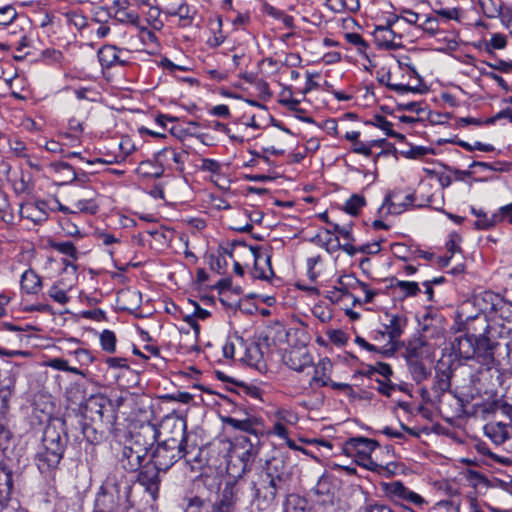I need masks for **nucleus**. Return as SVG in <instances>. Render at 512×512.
<instances>
[{
	"label": "nucleus",
	"instance_id": "obj_4",
	"mask_svg": "<svg viewBox=\"0 0 512 512\" xmlns=\"http://www.w3.org/2000/svg\"><path fill=\"white\" fill-rule=\"evenodd\" d=\"M219 397L228 404L233 405L231 414L234 416H222L221 420L226 426L245 433V435H239L238 437H244L247 440L259 439L262 441V439L269 434L264 419L254 415L252 409L248 408L246 403H242L236 398L225 397V395H219Z\"/></svg>",
	"mask_w": 512,
	"mask_h": 512
},
{
	"label": "nucleus",
	"instance_id": "obj_32",
	"mask_svg": "<svg viewBox=\"0 0 512 512\" xmlns=\"http://www.w3.org/2000/svg\"><path fill=\"white\" fill-rule=\"evenodd\" d=\"M21 289L31 295H36L42 289V278L33 270L27 269L21 276Z\"/></svg>",
	"mask_w": 512,
	"mask_h": 512
},
{
	"label": "nucleus",
	"instance_id": "obj_25",
	"mask_svg": "<svg viewBox=\"0 0 512 512\" xmlns=\"http://www.w3.org/2000/svg\"><path fill=\"white\" fill-rule=\"evenodd\" d=\"M333 369V364L331 360L328 357L322 358L316 365L314 369V375L312 379L310 380V386L313 387L314 385L321 388L326 387L330 382L331 379V373Z\"/></svg>",
	"mask_w": 512,
	"mask_h": 512
},
{
	"label": "nucleus",
	"instance_id": "obj_19",
	"mask_svg": "<svg viewBox=\"0 0 512 512\" xmlns=\"http://www.w3.org/2000/svg\"><path fill=\"white\" fill-rule=\"evenodd\" d=\"M282 359L285 365L296 372H302L305 368L313 365L312 355L305 346L292 347L283 355Z\"/></svg>",
	"mask_w": 512,
	"mask_h": 512
},
{
	"label": "nucleus",
	"instance_id": "obj_33",
	"mask_svg": "<svg viewBox=\"0 0 512 512\" xmlns=\"http://www.w3.org/2000/svg\"><path fill=\"white\" fill-rule=\"evenodd\" d=\"M511 424L512 423L510 422H497L486 424L484 427V431L486 436H488L495 444L499 445L504 443L510 437L508 427Z\"/></svg>",
	"mask_w": 512,
	"mask_h": 512
},
{
	"label": "nucleus",
	"instance_id": "obj_18",
	"mask_svg": "<svg viewBox=\"0 0 512 512\" xmlns=\"http://www.w3.org/2000/svg\"><path fill=\"white\" fill-rule=\"evenodd\" d=\"M115 426L116 424L109 422V418L105 420V423H93L84 420L82 424V434L87 442L96 445L104 440L106 433H114L117 430Z\"/></svg>",
	"mask_w": 512,
	"mask_h": 512
},
{
	"label": "nucleus",
	"instance_id": "obj_63",
	"mask_svg": "<svg viewBox=\"0 0 512 512\" xmlns=\"http://www.w3.org/2000/svg\"><path fill=\"white\" fill-rule=\"evenodd\" d=\"M59 222L62 229L65 231L66 235L73 237H81L80 230L74 223L71 222L69 218H62Z\"/></svg>",
	"mask_w": 512,
	"mask_h": 512
},
{
	"label": "nucleus",
	"instance_id": "obj_20",
	"mask_svg": "<svg viewBox=\"0 0 512 512\" xmlns=\"http://www.w3.org/2000/svg\"><path fill=\"white\" fill-rule=\"evenodd\" d=\"M335 491L334 477L329 474L322 475L313 488L316 502L321 505H333Z\"/></svg>",
	"mask_w": 512,
	"mask_h": 512
},
{
	"label": "nucleus",
	"instance_id": "obj_22",
	"mask_svg": "<svg viewBox=\"0 0 512 512\" xmlns=\"http://www.w3.org/2000/svg\"><path fill=\"white\" fill-rule=\"evenodd\" d=\"M188 158L187 151H176L174 148L165 147L155 154V161L165 169V167L172 168V163L176 164V169L183 171V165Z\"/></svg>",
	"mask_w": 512,
	"mask_h": 512
},
{
	"label": "nucleus",
	"instance_id": "obj_3",
	"mask_svg": "<svg viewBox=\"0 0 512 512\" xmlns=\"http://www.w3.org/2000/svg\"><path fill=\"white\" fill-rule=\"evenodd\" d=\"M132 486L117 474H109L103 481L95 500L94 512H135L130 494Z\"/></svg>",
	"mask_w": 512,
	"mask_h": 512
},
{
	"label": "nucleus",
	"instance_id": "obj_40",
	"mask_svg": "<svg viewBox=\"0 0 512 512\" xmlns=\"http://www.w3.org/2000/svg\"><path fill=\"white\" fill-rule=\"evenodd\" d=\"M48 246L51 249L65 255V256H68L73 261L78 260V250H77L76 246L73 244V242H71V241L59 242V241H56L53 239H49Z\"/></svg>",
	"mask_w": 512,
	"mask_h": 512
},
{
	"label": "nucleus",
	"instance_id": "obj_17",
	"mask_svg": "<svg viewBox=\"0 0 512 512\" xmlns=\"http://www.w3.org/2000/svg\"><path fill=\"white\" fill-rule=\"evenodd\" d=\"M239 496L235 485L228 482L212 502L211 512H238Z\"/></svg>",
	"mask_w": 512,
	"mask_h": 512
},
{
	"label": "nucleus",
	"instance_id": "obj_29",
	"mask_svg": "<svg viewBox=\"0 0 512 512\" xmlns=\"http://www.w3.org/2000/svg\"><path fill=\"white\" fill-rule=\"evenodd\" d=\"M61 422H66V420L63 418H52L50 413L38 408H33L29 416V425L33 430H44L51 423H56V425L60 426Z\"/></svg>",
	"mask_w": 512,
	"mask_h": 512
},
{
	"label": "nucleus",
	"instance_id": "obj_12",
	"mask_svg": "<svg viewBox=\"0 0 512 512\" xmlns=\"http://www.w3.org/2000/svg\"><path fill=\"white\" fill-rule=\"evenodd\" d=\"M136 473L137 483L144 487L154 501L157 500L162 481L160 473H164V470L158 469V466L149 460Z\"/></svg>",
	"mask_w": 512,
	"mask_h": 512
},
{
	"label": "nucleus",
	"instance_id": "obj_8",
	"mask_svg": "<svg viewBox=\"0 0 512 512\" xmlns=\"http://www.w3.org/2000/svg\"><path fill=\"white\" fill-rule=\"evenodd\" d=\"M382 489L385 495L395 504L403 507L405 510L411 509L409 505L422 508L427 504L426 500L416 492L410 490L401 481L383 483Z\"/></svg>",
	"mask_w": 512,
	"mask_h": 512
},
{
	"label": "nucleus",
	"instance_id": "obj_21",
	"mask_svg": "<svg viewBox=\"0 0 512 512\" xmlns=\"http://www.w3.org/2000/svg\"><path fill=\"white\" fill-rule=\"evenodd\" d=\"M247 257H253L254 266L252 270V276L255 279L269 281L272 277H274V271L272 268V255L271 253H265V264L268 266L269 275L260 267L259 261L263 257L262 248L260 246H250L249 251H246Z\"/></svg>",
	"mask_w": 512,
	"mask_h": 512
},
{
	"label": "nucleus",
	"instance_id": "obj_59",
	"mask_svg": "<svg viewBox=\"0 0 512 512\" xmlns=\"http://www.w3.org/2000/svg\"><path fill=\"white\" fill-rule=\"evenodd\" d=\"M365 123L371 124V125H374V126L380 128L381 130L385 131V134L387 136H388V133L393 130L392 129L393 124L380 114L374 115L372 121H366Z\"/></svg>",
	"mask_w": 512,
	"mask_h": 512
},
{
	"label": "nucleus",
	"instance_id": "obj_31",
	"mask_svg": "<svg viewBox=\"0 0 512 512\" xmlns=\"http://www.w3.org/2000/svg\"><path fill=\"white\" fill-rule=\"evenodd\" d=\"M385 315L390 318L389 323L384 324L389 337V342L399 341V338L403 334V330L407 325V318L398 314L392 315L388 312H386Z\"/></svg>",
	"mask_w": 512,
	"mask_h": 512
},
{
	"label": "nucleus",
	"instance_id": "obj_39",
	"mask_svg": "<svg viewBox=\"0 0 512 512\" xmlns=\"http://www.w3.org/2000/svg\"><path fill=\"white\" fill-rule=\"evenodd\" d=\"M20 216L31 220L35 224H42L48 219L47 211H39L37 206L26 203L20 208Z\"/></svg>",
	"mask_w": 512,
	"mask_h": 512
},
{
	"label": "nucleus",
	"instance_id": "obj_26",
	"mask_svg": "<svg viewBox=\"0 0 512 512\" xmlns=\"http://www.w3.org/2000/svg\"><path fill=\"white\" fill-rule=\"evenodd\" d=\"M400 346L405 347L404 358L406 361L424 360V358L428 357L425 351L428 343L420 335L409 340L406 344L405 342H400Z\"/></svg>",
	"mask_w": 512,
	"mask_h": 512
},
{
	"label": "nucleus",
	"instance_id": "obj_52",
	"mask_svg": "<svg viewBox=\"0 0 512 512\" xmlns=\"http://www.w3.org/2000/svg\"><path fill=\"white\" fill-rule=\"evenodd\" d=\"M269 327V332L272 333V338L274 343L278 345L279 343L287 342L289 331L285 329V327L281 323H275Z\"/></svg>",
	"mask_w": 512,
	"mask_h": 512
},
{
	"label": "nucleus",
	"instance_id": "obj_7",
	"mask_svg": "<svg viewBox=\"0 0 512 512\" xmlns=\"http://www.w3.org/2000/svg\"><path fill=\"white\" fill-rule=\"evenodd\" d=\"M187 454L186 447L178 446L175 442L158 439L150 453L149 460L156 464L158 469H162L166 473L175 463L186 457Z\"/></svg>",
	"mask_w": 512,
	"mask_h": 512
},
{
	"label": "nucleus",
	"instance_id": "obj_43",
	"mask_svg": "<svg viewBox=\"0 0 512 512\" xmlns=\"http://www.w3.org/2000/svg\"><path fill=\"white\" fill-rule=\"evenodd\" d=\"M366 205V199L363 195L353 194L344 204L343 210L351 215L357 216L362 207Z\"/></svg>",
	"mask_w": 512,
	"mask_h": 512
},
{
	"label": "nucleus",
	"instance_id": "obj_38",
	"mask_svg": "<svg viewBox=\"0 0 512 512\" xmlns=\"http://www.w3.org/2000/svg\"><path fill=\"white\" fill-rule=\"evenodd\" d=\"M406 363L412 379L417 384H420L431 375L430 369L425 365L423 360L406 361Z\"/></svg>",
	"mask_w": 512,
	"mask_h": 512
},
{
	"label": "nucleus",
	"instance_id": "obj_9",
	"mask_svg": "<svg viewBox=\"0 0 512 512\" xmlns=\"http://www.w3.org/2000/svg\"><path fill=\"white\" fill-rule=\"evenodd\" d=\"M157 428L159 439L175 442L176 445L187 448V424L184 418L168 416Z\"/></svg>",
	"mask_w": 512,
	"mask_h": 512
},
{
	"label": "nucleus",
	"instance_id": "obj_16",
	"mask_svg": "<svg viewBox=\"0 0 512 512\" xmlns=\"http://www.w3.org/2000/svg\"><path fill=\"white\" fill-rule=\"evenodd\" d=\"M380 444L377 440L358 436L346 440L343 444L342 450L347 456H358L359 458H368V455L379 447Z\"/></svg>",
	"mask_w": 512,
	"mask_h": 512
},
{
	"label": "nucleus",
	"instance_id": "obj_61",
	"mask_svg": "<svg viewBox=\"0 0 512 512\" xmlns=\"http://www.w3.org/2000/svg\"><path fill=\"white\" fill-rule=\"evenodd\" d=\"M48 294L54 301L60 304H66L70 299L66 291L60 289L57 285H53Z\"/></svg>",
	"mask_w": 512,
	"mask_h": 512
},
{
	"label": "nucleus",
	"instance_id": "obj_44",
	"mask_svg": "<svg viewBox=\"0 0 512 512\" xmlns=\"http://www.w3.org/2000/svg\"><path fill=\"white\" fill-rule=\"evenodd\" d=\"M196 15V10L192 9L187 3H182L178 6L177 9L171 13V16H178L180 21L183 23L181 26L186 27L192 24L194 17Z\"/></svg>",
	"mask_w": 512,
	"mask_h": 512
},
{
	"label": "nucleus",
	"instance_id": "obj_10",
	"mask_svg": "<svg viewBox=\"0 0 512 512\" xmlns=\"http://www.w3.org/2000/svg\"><path fill=\"white\" fill-rule=\"evenodd\" d=\"M159 439L158 428L153 424L141 425L138 430L131 433L127 443L145 457L152 452L156 441Z\"/></svg>",
	"mask_w": 512,
	"mask_h": 512
},
{
	"label": "nucleus",
	"instance_id": "obj_24",
	"mask_svg": "<svg viewBox=\"0 0 512 512\" xmlns=\"http://www.w3.org/2000/svg\"><path fill=\"white\" fill-rule=\"evenodd\" d=\"M146 457L138 453L136 449L128 443L122 448L119 462L121 467L128 473H136L143 466Z\"/></svg>",
	"mask_w": 512,
	"mask_h": 512
},
{
	"label": "nucleus",
	"instance_id": "obj_58",
	"mask_svg": "<svg viewBox=\"0 0 512 512\" xmlns=\"http://www.w3.org/2000/svg\"><path fill=\"white\" fill-rule=\"evenodd\" d=\"M75 206L77 209V213L81 212L94 215L98 212V205L91 199L79 200Z\"/></svg>",
	"mask_w": 512,
	"mask_h": 512
},
{
	"label": "nucleus",
	"instance_id": "obj_48",
	"mask_svg": "<svg viewBox=\"0 0 512 512\" xmlns=\"http://www.w3.org/2000/svg\"><path fill=\"white\" fill-rule=\"evenodd\" d=\"M116 335L111 330H104L100 334V343L104 351L108 353H114L116 350Z\"/></svg>",
	"mask_w": 512,
	"mask_h": 512
},
{
	"label": "nucleus",
	"instance_id": "obj_62",
	"mask_svg": "<svg viewBox=\"0 0 512 512\" xmlns=\"http://www.w3.org/2000/svg\"><path fill=\"white\" fill-rule=\"evenodd\" d=\"M42 57L49 64L60 63L63 59V54L59 50L48 48L42 51Z\"/></svg>",
	"mask_w": 512,
	"mask_h": 512
},
{
	"label": "nucleus",
	"instance_id": "obj_57",
	"mask_svg": "<svg viewBox=\"0 0 512 512\" xmlns=\"http://www.w3.org/2000/svg\"><path fill=\"white\" fill-rule=\"evenodd\" d=\"M417 28L423 30L429 36L433 37L438 34V19L433 16H428L422 25H417Z\"/></svg>",
	"mask_w": 512,
	"mask_h": 512
},
{
	"label": "nucleus",
	"instance_id": "obj_28",
	"mask_svg": "<svg viewBox=\"0 0 512 512\" xmlns=\"http://www.w3.org/2000/svg\"><path fill=\"white\" fill-rule=\"evenodd\" d=\"M13 490V470L4 461L0 462V507L10 500Z\"/></svg>",
	"mask_w": 512,
	"mask_h": 512
},
{
	"label": "nucleus",
	"instance_id": "obj_6",
	"mask_svg": "<svg viewBox=\"0 0 512 512\" xmlns=\"http://www.w3.org/2000/svg\"><path fill=\"white\" fill-rule=\"evenodd\" d=\"M109 405V397L105 394L98 393L89 396L84 403L80 404V411L85 421L93 423H105V420L109 417L111 424H116L118 416L114 415L111 408L106 406Z\"/></svg>",
	"mask_w": 512,
	"mask_h": 512
},
{
	"label": "nucleus",
	"instance_id": "obj_2",
	"mask_svg": "<svg viewBox=\"0 0 512 512\" xmlns=\"http://www.w3.org/2000/svg\"><path fill=\"white\" fill-rule=\"evenodd\" d=\"M68 444L66 422H61L60 426L56 423L46 426L33 456L34 465L43 477L55 478L56 473L61 469Z\"/></svg>",
	"mask_w": 512,
	"mask_h": 512
},
{
	"label": "nucleus",
	"instance_id": "obj_60",
	"mask_svg": "<svg viewBox=\"0 0 512 512\" xmlns=\"http://www.w3.org/2000/svg\"><path fill=\"white\" fill-rule=\"evenodd\" d=\"M402 15L391 14L387 20L385 25H378L375 28V32H384L387 31L391 37H395L396 33L393 31V25L401 19Z\"/></svg>",
	"mask_w": 512,
	"mask_h": 512
},
{
	"label": "nucleus",
	"instance_id": "obj_37",
	"mask_svg": "<svg viewBox=\"0 0 512 512\" xmlns=\"http://www.w3.org/2000/svg\"><path fill=\"white\" fill-rule=\"evenodd\" d=\"M377 281L381 282L382 280ZM383 281H389L387 288H400L404 294V297H412L420 293V288L417 282L401 281L396 277L386 278Z\"/></svg>",
	"mask_w": 512,
	"mask_h": 512
},
{
	"label": "nucleus",
	"instance_id": "obj_50",
	"mask_svg": "<svg viewBox=\"0 0 512 512\" xmlns=\"http://www.w3.org/2000/svg\"><path fill=\"white\" fill-rule=\"evenodd\" d=\"M114 18L120 23H129L136 25L139 21L138 13L128 11L125 7H119L114 15Z\"/></svg>",
	"mask_w": 512,
	"mask_h": 512
},
{
	"label": "nucleus",
	"instance_id": "obj_42",
	"mask_svg": "<svg viewBox=\"0 0 512 512\" xmlns=\"http://www.w3.org/2000/svg\"><path fill=\"white\" fill-rule=\"evenodd\" d=\"M50 166L54 169L55 172H60L62 170H70L72 172V174H71V178L68 181L69 183H72L75 181L85 183L88 180V174L86 172H81L80 174H78L77 172L74 171L73 166L67 162H62V161L53 162L50 164Z\"/></svg>",
	"mask_w": 512,
	"mask_h": 512
},
{
	"label": "nucleus",
	"instance_id": "obj_41",
	"mask_svg": "<svg viewBox=\"0 0 512 512\" xmlns=\"http://www.w3.org/2000/svg\"><path fill=\"white\" fill-rule=\"evenodd\" d=\"M138 172L142 174L144 177H152L158 179L163 176L164 169L161 164L152 162L150 160L142 161L139 164Z\"/></svg>",
	"mask_w": 512,
	"mask_h": 512
},
{
	"label": "nucleus",
	"instance_id": "obj_47",
	"mask_svg": "<svg viewBox=\"0 0 512 512\" xmlns=\"http://www.w3.org/2000/svg\"><path fill=\"white\" fill-rule=\"evenodd\" d=\"M503 222L501 214L499 210L492 214L491 217L485 218V220H476L473 223L474 229L476 230H490L494 228L497 224Z\"/></svg>",
	"mask_w": 512,
	"mask_h": 512
},
{
	"label": "nucleus",
	"instance_id": "obj_56",
	"mask_svg": "<svg viewBox=\"0 0 512 512\" xmlns=\"http://www.w3.org/2000/svg\"><path fill=\"white\" fill-rule=\"evenodd\" d=\"M16 17L17 12L12 5H6L0 8V25H9L14 21Z\"/></svg>",
	"mask_w": 512,
	"mask_h": 512
},
{
	"label": "nucleus",
	"instance_id": "obj_34",
	"mask_svg": "<svg viewBox=\"0 0 512 512\" xmlns=\"http://www.w3.org/2000/svg\"><path fill=\"white\" fill-rule=\"evenodd\" d=\"M184 512H211L212 501L200 495H186L184 497Z\"/></svg>",
	"mask_w": 512,
	"mask_h": 512
},
{
	"label": "nucleus",
	"instance_id": "obj_23",
	"mask_svg": "<svg viewBox=\"0 0 512 512\" xmlns=\"http://www.w3.org/2000/svg\"><path fill=\"white\" fill-rule=\"evenodd\" d=\"M474 341V334H465L455 337L451 342V348L455 356L463 360L475 358Z\"/></svg>",
	"mask_w": 512,
	"mask_h": 512
},
{
	"label": "nucleus",
	"instance_id": "obj_53",
	"mask_svg": "<svg viewBox=\"0 0 512 512\" xmlns=\"http://www.w3.org/2000/svg\"><path fill=\"white\" fill-rule=\"evenodd\" d=\"M485 51L494 55L493 49H503L507 45V38L503 34H494L489 42H485Z\"/></svg>",
	"mask_w": 512,
	"mask_h": 512
},
{
	"label": "nucleus",
	"instance_id": "obj_36",
	"mask_svg": "<svg viewBox=\"0 0 512 512\" xmlns=\"http://www.w3.org/2000/svg\"><path fill=\"white\" fill-rule=\"evenodd\" d=\"M122 51L112 45H105L98 51V59L103 68H111L119 60V53Z\"/></svg>",
	"mask_w": 512,
	"mask_h": 512
},
{
	"label": "nucleus",
	"instance_id": "obj_15",
	"mask_svg": "<svg viewBox=\"0 0 512 512\" xmlns=\"http://www.w3.org/2000/svg\"><path fill=\"white\" fill-rule=\"evenodd\" d=\"M400 193V189L389 191L384 198L382 207L379 209V212L383 207L387 206L389 213L399 215L406 211L408 208H421L425 206L423 203H416L417 195L415 193L407 194L402 200L399 198Z\"/></svg>",
	"mask_w": 512,
	"mask_h": 512
},
{
	"label": "nucleus",
	"instance_id": "obj_55",
	"mask_svg": "<svg viewBox=\"0 0 512 512\" xmlns=\"http://www.w3.org/2000/svg\"><path fill=\"white\" fill-rule=\"evenodd\" d=\"M64 16L69 24L74 25L79 30L87 26V18L79 11H68Z\"/></svg>",
	"mask_w": 512,
	"mask_h": 512
},
{
	"label": "nucleus",
	"instance_id": "obj_49",
	"mask_svg": "<svg viewBox=\"0 0 512 512\" xmlns=\"http://www.w3.org/2000/svg\"><path fill=\"white\" fill-rule=\"evenodd\" d=\"M503 3L497 4L494 0H480L479 5L487 18H496L501 13Z\"/></svg>",
	"mask_w": 512,
	"mask_h": 512
},
{
	"label": "nucleus",
	"instance_id": "obj_11",
	"mask_svg": "<svg viewBox=\"0 0 512 512\" xmlns=\"http://www.w3.org/2000/svg\"><path fill=\"white\" fill-rule=\"evenodd\" d=\"M474 408L480 411L483 419L499 411L512 423V404L505 395H499L497 391L489 394L481 403L475 404Z\"/></svg>",
	"mask_w": 512,
	"mask_h": 512
},
{
	"label": "nucleus",
	"instance_id": "obj_51",
	"mask_svg": "<svg viewBox=\"0 0 512 512\" xmlns=\"http://www.w3.org/2000/svg\"><path fill=\"white\" fill-rule=\"evenodd\" d=\"M401 155L407 159H421L425 155L434 154L433 148L424 146H411L407 151H401Z\"/></svg>",
	"mask_w": 512,
	"mask_h": 512
},
{
	"label": "nucleus",
	"instance_id": "obj_64",
	"mask_svg": "<svg viewBox=\"0 0 512 512\" xmlns=\"http://www.w3.org/2000/svg\"><path fill=\"white\" fill-rule=\"evenodd\" d=\"M449 240L446 243V249L448 253L453 256L456 252L461 251V247L458 245V242L461 241V237L458 233L453 232L449 236Z\"/></svg>",
	"mask_w": 512,
	"mask_h": 512
},
{
	"label": "nucleus",
	"instance_id": "obj_35",
	"mask_svg": "<svg viewBox=\"0 0 512 512\" xmlns=\"http://www.w3.org/2000/svg\"><path fill=\"white\" fill-rule=\"evenodd\" d=\"M286 512H315L312 506H309L306 498L298 494H288L285 501Z\"/></svg>",
	"mask_w": 512,
	"mask_h": 512
},
{
	"label": "nucleus",
	"instance_id": "obj_45",
	"mask_svg": "<svg viewBox=\"0 0 512 512\" xmlns=\"http://www.w3.org/2000/svg\"><path fill=\"white\" fill-rule=\"evenodd\" d=\"M46 366H48L50 368H53L55 370H58V371H65V372H70V373H73V374H76V375L84 376V373H83L82 370H80L76 366H70L69 365V361L65 360V359H62V358H52V359H49L46 362Z\"/></svg>",
	"mask_w": 512,
	"mask_h": 512
},
{
	"label": "nucleus",
	"instance_id": "obj_54",
	"mask_svg": "<svg viewBox=\"0 0 512 512\" xmlns=\"http://www.w3.org/2000/svg\"><path fill=\"white\" fill-rule=\"evenodd\" d=\"M209 265L211 270L216 272L217 274L223 275L226 273L228 262L225 257H221L219 255L210 254L209 255Z\"/></svg>",
	"mask_w": 512,
	"mask_h": 512
},
{
	"label": "nucleus",
	"instance_id": "obj_27",
	"mask_svg": "<svg viewBox=\"0 0 512 512\" xmlns=\"http://www.w3.org/2000/svg\"><path fill=\"white\" fill-rule=\"evenodd\" d=\"M237 341L240 344V347L244 349V355L239 358L240 361H243L249 366L259 368L260 364L263 362L264 352L260 348L259 344L252 342L250 344H245L242 337H236Z\"/></svg>",
	"mask_w": 512,
	"mask_h": 512
},
{
	"label": "nucleus",
	"instance_id": "obj_13",
	"mask_svg": "<svg viewBox=\"0 0 512 512\" xmlns=\"http://www.w3.org/2000/svg\"><path fill=\"white\" fill-rule=\"evenodd\" d=\"M262 441L259 439L247 440L244 437H235L233 447L242 462V472L251 471L253 463L259 454Z\"/></svg>",
	"mask_w": 512,
	"mask_h": 512
},
{
	"label": "nucleus",
	"instance_id": "obj_5",
	"mask_svg": "<svg viewBox=\"0 0 512 512\" xmlns=\"http://www.w3.org/2000/svg\"><path fill=\"white\" fill-rule=\"evenodd\" d=\"M482 301L481 311L488 314L493 322L487 325V332L493 336L511 335L512 303L493 292H485Z\"/></svg>",
	"mask_w": 512,
	"mask_h": 512
},
{
	"label": "nucleus",
	"instance_id": "obj_14",
	"mask_svg": "<svg viewBox=\"0 0 512 512\" xmlns=\"http://www.w3.org/2000/svg\"><path fill=\"white\" fill-rule=\"evenodd\" d=\"M496 338H498V336H493L487 332V327L483 334L475 336V358L483 364H494L495 354L501 345L500 342L495 341Z\"/></svg>",
	"mask_w": 512,
	"mask_h": 512
},
{
	"label": "nucleus",
	"instance_id": "obj_46",
	"mask_svg": "<svg viewBox=\"0 0 512 512\" xmlns=\"http://www.w3.org/2000/svg\"><path fill=\"white\" fill-rule=\"evenodd\" d=\"M69 354L73 356L74 366H88L93 362L94 357L92 353L84 348H76L73 351H69Z\"/></svg>",
	"mask_w": 512,
	"mask_h": 512
},
{
	"label": "nucleus",
	"instance_id": "obj_30",
	"mask_svg": "<svg viewBox=\"0 0 512 512\" xmlns=\"http://www.w3.org/2000/svg\"><path fill=\"white\" fill-rule=\"evenodd\" d=\"M233 384L236 386V389L228 388V391L232 393L231 398H236L242 403H245L246 397L261 399L262 390L259 387L239 381L233 382Z\"/></svg>",
	"mask_w": 512,
	"mask_h": 512
},
{
	"label": "nucleus",
	"instance_id": "obj_1",
	"mask_svg": "<svg viewBox=\"0 0 512 512\" xmlns=\"http://www.w3.org/2000/svg\"><path fill=\"white\" fill-rule=\"evenodd\" d=\"M291 473L286 462L273 457L266 461L265 467L252 480L253 502L259 510H267L273 506L277 495L289 493Z\"/></svg>",
	"mask_w": 512,
	"mask_h": 512
}]
</instances>
